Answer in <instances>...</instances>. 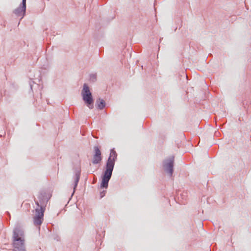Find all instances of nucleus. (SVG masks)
Instances as JSON below:
<instances>
[{
  "label": "nucleus",
  "mask_w": 251,
  "mask_h": 251,
  "mask_svg": "<svg viewBox=\"0 0 251 251\" xmlns=\"http://www.w3.org/2000/svg\"><path fill=\"white\" fill-rule=\"evenodd\" d=\"M95 154L93 158V163H99L101 159V152L98 147H94Z\"/></svg>",
  "instance_id": "423d86ee"
},
{
  "label": "nucleus",
  "mask_w": 251,
  "mask_h": 251,
  "mask_svg": "<svg viewBox=\"0 0 251 251\" xmlns=\"http://www.w3.org/2000/svg\"><path fill=\"white\" fill-rule=\"evenodd\" d=\"M36 204H37V205H39V203H38V201H36Z\"/></svg>",
  "instance_id": "9d476101"
},
{
  "label": "nucleus",
  "mask_w": 251,
  "mask_h": 251,
  "mask_svg": "<svg viewBox=\"0 0 251 251\" xmlns=\"http://www.w3.org/2000/svg\"><path fill=\"white\" fill-rule=\"evenodd\" d=\"M13 245L14 251H25L24 235L23 231L15 230L13 233Z\"/></svg>",
  "instance_id": "f257e3e1"
},
{
  "label": "nucleus",
  "mask_w": 251,
  "mask_h": 251,
  "mask_svg": "<svg viewBox=\"0 0 251 251\" xmlns=\"http://www.w3.org/2000/svg\"><path fill=\"white\" fill-rule=\"evenodd\" d=\"M174 157L171 156L165 159L163 161V168L165 172H167L170 176H172L173 173Z\"/></svg>",
  "instance_id": "20e7f679"
},
{
  "label": "nucleus",
  "mask_w": 251,
  "mask_h": 251,
  "mask_svg": "<svg viewBox=\"0 0 251 251\" xmlns=\"http://www.w3.org/2000/svg\"><path fill=\"white\" fill-rule=\"evenodd\" d=\"M81 94L83 100L90 108H92L93 107L92 104L93 103L92 96L89 90V88L86 84H84Z\"/></svg>",
  "instance_id": "7ed1b4c3"
},
{
  "label": "nucleus",
  "mask_w": 251,
  "mask_h": 251,
  "mask_svg": "<svg viewBox=\"0 0 251 251\" xmlns=\"http://www.w3.org/2000/svg\"><path fill=\"white\" fill-rule=\"evenodd\" d=\"M117 154L114 149H111V176H112L115 161L117 159Z\"/></svg>",
  "instance_id": "6e6552de"
},
{
  "label": "nucleus",
  "mask_w": 251,
  "mask_h": 251,
  "mask_svg": "<svg viewBox=\"0 0 251 251\" xmlns=\"http://www.w3.org/2000/svg\"><path fill=\"white\" fill-rule=\"evenodd\" d=\"M25 2L26 0H23V7H19L15 10L14 12L16 15L21 16L24 14L26 8Z\"/></svg>",
  "instance_id": "0eeeda50"
},
{
  "label": "nucleus",
  "mask_w": 251,
  "mask_h": 251,
  "mask_svg": "<svg viewBox=\"0 0 251 251\" xmlns=\"http://www.w3.org/2000/svg\"><path fill=\"white\" fill-rule=\"evenodd\" d=\"M110 179V157L108 158L106 164V170L102 177L100 185V198H103L106 193L105 189L108 188V182Z\"/></svg>",
  "instance_id": "f03ea898"
},
{
  "label": "nucleus",
  "mask_w": 251,
  "mask_h": 251,
  "mask_svg": "<svg viewBox=\"0 0 251 251\" xmlns=\"http://www.w3.org/2000/svg\"><path fill=\"white\" fill-rule=\"evenodd\" d=\"M44 217V210L42 207L35 210V216L34 218V224L40 225L43 222Z\"/></svg>",
  "instance_id": "39448f33"
},
{
  "label": "nucleus",
  "mask_w": 251,
  "mask_h": 251,
  "mask_svg": "<svg viewBox=\"0 0 251 251\" xmlns=\"http://www.w3.org/2000/svg\"><path fill=\"white\" fill-rule=\"evenodd\" d=\"M105 106V103H104V101L102 100H101L100 103L98 104V107L100 108V109H102Z\"/></svg>",
  "instance_id": "1a4fd4ad"
}]
</instances>
